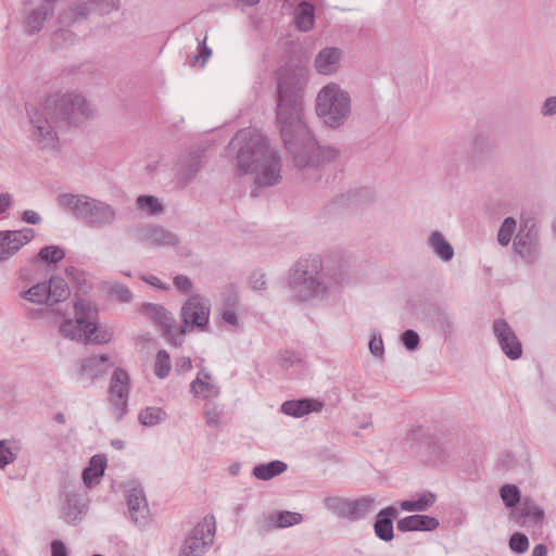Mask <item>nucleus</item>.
Instances as JSON below:
<instances>
[{
	"label": "nucleus",
	"mask_w": 556,
	"mask_h": 556,
	"mask_svg": "<svg viewBox=\"0 0 556 556\" xmlns=\"http://www.w3.org/2000/svg\"><path fill=\"white\" fill-rule=\"evenodd\" d=\"M228 153L236 154L238 169L254 173L255 184L270 187L281 180V160L270 148L267 138L253 129L239 130L228 144Z\"/></svg>",
	"instance_id": "f257e3e1"
},
{
	"label": "nucleus",
	"mask_w": 556,
	"mask_h": 556,
	"mask_svg": "<svg viewBox=\"0 0 556 556\" xmlns=\"http://www.w3.org/2000/svg\"><path fill=\"white\" fill-rule=\"evenodd\" d=\"M306 83L303 70L283 66L278 71L276 121L283 143L290 136L304 132L302 93Z\"/></svg>",
	"instance_id": "f03ea898"
},
{
	"label": "nucleus",
	"mask_w": 556,
	"mask_h": 556,
	"mask_svg": "<svg viewBox=\"0 0 556 556\" xmlns=\"http://www.w3.org/2000/svg\"><path fill=\"white\" fill-rule=\"evenodd\" d=\"M56 203L91 229L108 228L117 220V210L112 204L86 194L61 193Z\"/></svg>",
	"instance_id": "7ed1b4c3"
},
{
	"label": "nucleus",
	"mask_w": 556,
	"mask_h": 556,
	"mask_svg": "<svg viewBox=\"0 0 556 556\" xmlns=\"http://www.w3.org/2000/svg\"><path fill=\"white\" fill-rule=\"evenodd\" d=\"M292 296L300 302L323 296L329 288V280L323 271L321 260L317 256L299 260L289 276Z\"/></svg>",
	"instance_id": "20e7f679"
},
{
	"label": "nucleus",
	"mask_w": 556,
	"mask_h": 556,
	"mask_svg": "<svg viewBox=\"0 0 556 556\" xmlns=\"http://www.w3.org/2000/svg\"><path fill=\"white\" fill-rule=\"evenodd\" d=\"M290 140V144H283L292 155L296 167L318 168L337 164L341 157V151L338 148L316 143L305 125L304 132L291 135Z\"/></svg>",
	"instance_id": "39448f33"
},
{
	"label": "nucleus",
	"mask_w": 556,
	"mask_h": 556,
	"mask_svg": "<svg viewBox=\"0 0 556 556\" xmlns=\"http://www.w3.org/2000/svg\"><path fill=\"white\" fill-rule=\"evenodd\" d=\"M315 110L325 126L339 129L351 116V97L338 84L329 83L318 91Z\"/></svg>",
	"instance_id": "423d86ee"
},
{
	"label": "nucleus",
	"mask_w": 556,
	"mask_h": 556,
	"mask_svg": "<svg viewBox=\"0 0 556 556\" xmlns=\"http://www.w3.org/2000/svg\"><path fill=\"white\" fill-rule=\"evenodd\" d=\"M74 309L76 319H66L60 326L63 337L72 340L105 344L111 341L113 333L108 328L99 327L92 317L97 312L83 300L75 302Z\"/></svg>",
	"instance_id": "0eeeda50"
},
{
	"label": "nucleus",
	"mask_w": 556,
	"mask_h": 556,
	"mask_svg": "<svg viewBox=\"0 0 556 556\" xmlns=\"http://www.w3.org/2000/svg\"><path fill=\"white\" fill-rule=\"evenodd\" d=\"M42 105L53 115V121L68 126H77L93 116L91 104L81 93L74 91L50 94Z\"/></svg>",
	"instance_id": "6e6552de"
},
{
	"label": "nucleus",
	"mask_w": 556,
	"mask_h": 556,
	"mask_svg": "<svg viewBox=\"0 0 556 556\" xmlns=\"http://www.w3.org/2000/svg\"><path fill=\"white\" fill-rule=\"evenodd\" d=\"M211 303L207 299L195 294L191 295L181 306V325L176 324L174 345L180 346L185 334L193 330L206 331L210 323Z\"/></svg>",
	"instance_id": "1a4fd4ad"
},
{
	"label": "nucleus",
	"mask_w": 556,
	"mask_h": 556,
	"mask_svg": "<svg viewBox=\"0 0 556 556\" xmlns=\"http://www.w3.org/2000/svg\"><path fill=\"white\" fill-rule=\"evenodd\" d=\"M30 124L29 138L40 150L53 151L59 147V137L55 130L58 121L41 104L39 108L27 110Z\"/></svg>",
	"instance_id": "9d476101"
},
{
	"label": "nucleus",
	"mask_w": 556,
	"mask_h": 556,
	"mask_svg": "<svg viewBox=\"0 0 556 556\" xmlns=\"http://www.w3.org/2000/svg\"><path fill=\"white\" fill-rule=\"evenodd\" d=\"M71 295V290L62 277L53 276L48 282H39L21 293V296L34 304H46L54 307L65 302Z\"/></svg>",
	"instance_id": "9b49d317"
},
{
	"label": "nucleus",
	"mask_w": 556,
	"mask_h": 556,
	"mask_svg": "<svg viewBox=\"0 0 556 556\" xmlns=\"http://www.w3.org/2000/svg\"><path fill=\"white\" fill-rule=\"evenodd\" d=\"M215 531L214 516H205L186 538L179 556H203L205 548L213 544Z\"/></svg>",
	"instance_id": "f8f14e48"
},
{
	"label": "nucleus",
	"mask_w": 556,
	"mask_h": 556,
	"mask_svg": "<svg viewBox=\"0 0 556 556\" xmlns=\"http://www.w3.org/2000/svg\"><path fill=\"white\" fill-rule=\"evenodd\" d=\"M118 0H83L75 8H70L58 16V21L63 26H70L74 23L86 20L90 13L109 14L117 10Z\"/></svg>",
	"instance_id": "ddd939ff"
},
{
	"label": "nucleus",
	"mask_w": 556,
	"mask_h": 556,
	"mask_svg": "<svg viewBox=\"0 0 556 556\" xmlns=\"http://www.w3.org/2000/svg\"><path fill=\"white\" fill-rule=\"evenodd\" d=\"M129 389L130 380L127 371L123 368H116L111 377L109 393L118 419L126 413Z\"/></svg>",
	"instance_id": "4468645a"
},
{
	"label": "nucleus",
	"mask_w": 556,
	"mask_h": 556,
	"mask_svg": "<svg viewBox=\"0 0 556 556\" xmlns=\"http://www.w3.org/2000/svg\"><path fill=\"white\" fill-rule=\"evenodd\" d=\"M536 240L535 219L521 215L520 228L514 240L515 252L529 261L533 255Z\"/></svg>",
	"instance_id": "2eb2a0df"
},
{
	"label": "nucleus",
	"mask_w": 556,
	"mask_h": 556,
	"mask_svg": "<svg viewBox=\"0 0 556 556\" xmlns=\"http://www.w3.org/2000/svg\"><path fill=\"white\" fill-rule=\"evenodd\" d=\"M492 328L504 354L513 361L518 359L522 354V345L508 323L495 319Z\"/></svg>",
	"instance_id": "dca6fc26"
},
{
	"label": "nucleus",
	"mask_w": 556,
	"mask_h": 556,
	"mask_svg": "<svg viewBox=\"0 0 556 556\" xmlns=\"http://www.w3.org/2000/svg\"><path fill=\"white\" fill-rule=\"evenodd\" d=\"M141 313L161 328L163 336L174 345V339L176 337V319L172 313L165 309L162 305L153 303L143 304L141 306Z\"/></svg>",
	"instance_id": "f3484780"
},
{
	"label": "nucleus",
	"mask_w": 556,
	"mask_h": 556,
	"mask_svg": "<svg viewBox=\"0 0 556 556\" xmlns=\"http://www.w3.org/2000/svg\"><path fill=\"white\" fill-rule=\"evenodd\" d=\"M135 236L141 243L150 244L152 247L175 245L179 242L178 237L156 225H142L136 229Z\"/></svg>",
	"instance_id": "a211bd4d"
},
{
	"label": "nucleus",
	"mask_w": 556,
	"mask_h": 556,
	"mask_svg": "<svg viewBox=\"0 0 556 556\" xmlns=\"http://www.w3.org/2000/svg\"><path fill=\"white\" fill-rule=\"evenodd\" d=\"M127 506L135 525L143 527L149 521V507L141 488H132L127 493Z\"/></svg>",
	"instance_id": "6ab92c4d"
},
{
	"label": "nucleus",
	"mask_w": 556,
	"mask_h": 556,
	"mask_svg": "<svg viewBox=\"0 0 556 556\" xmlns=\"http://www.w3.org/2000/svg\"><path fill=\"white\" fill-rule=\"evenodd\" d=\"M55 0H43L41 3L27 11L25 28L27 34L34 35L41 30L45 22L53 14V2Z\"/></svg>",
	"instance_id": "aec40b11"
},
{
	"label": "nucleus",
	"mask_w": 556,
	"mask_h": 556,
	"mask_svg": "<svg viewBox=\"0 0 556 556\" xmlns=\"http://www.w3.org/2000/svg\"><path fill=\"white\" fill-rule=\"evenodd\" d=\"M110 367L109 355L90 356L80 361L79 375L92 381L105 375Z\"/></svg>",
	"instance_id": "412c9836"
},
{
	"label": "nucleus",
	"mask_w": 556,
	"mask_h": 556,
	"mask_svg": "<svg viewBox=\"0 0 556 556\" xmlns=\"http://www.w3.org/2000/svg\"><path fill=\"white\" fill-rule=\"evenodd\" d=\"M342 51L339 48H324L316 55L314 66L319 74L331 75L340 67Z\"/></svg>",
	"instance_id": "4be33fe9"
},
{
	"label": "nucleus",
	"mask_w": 556,
	"mask_h": 556,
	"mask_svg": "<svg viewBox=\"0 0 556 556\" xmlns=\"http://www.w3.org/2000/svg\"><path fill=\"white\" fill-rule=\"evenodd\" d=\"M437 518L427 515H410L397 521L396 528L401 532L433 531L439 527Z\"/></svg>",
	"instance_id": "5701e85b"
},
{
	"label": "nucleus",
	"mask_w": 556,
	"mask_h": 556,
	"mask_svg": "<svg viewBox=\"0 0 556 556\" xmlns=\"http://www.w3.org/2000/svg\"><path fill=\"white\" fill-rule=\"evenodd\" d=\"M397 517V510L393 506L381 509L374 523V530L377 538L384 542H390L394 538L393 519Z\"/></svg>",
	"instance_id": "b1692460"
},
{
	"label": "nucleus",
	"mask_w": 556,
	"mask_h": 556,
	"mask_svg": "<svg viewBox=\"0 0 556 556\" xmlns=\"http://www.w3.org/2000/svg\"><path fill=\"white\" fill-rule=\"evenodd\" d=\"M324 403L315 399H302L286 401L281 405V412L292 417H302L312 412H320Z\"/></svg>",
	"instance_id": "393cba45"
},
{
	"label": "nucleus",
	"mask_w": 556,
	"mask_h": 556,
	"mask_svg": "<svg viewBox=\"0 0 556 556\" xmlns=\"http://www.w3.org/2000/svg\"><path fill=\"white\" fill-rule=\"evenodd\" d=\"M510 518L518 525H525L527 520L541 522L544 519V510L526 498L510 513Z\"/></svg>",
	"instance_id": "a878e982"
},
{
	"label": "nucleus",
	"mask_w": 556,
	"mask_h": 556,
	"mask_svg": "<svg viewBox=\"0 0 556 556\" xmlns=\"http://www.w3.org/2000/svg\"><path fill=\"white\" fill-rule=\"evenodd\" d=\"M376 497L366 495L356 500H349L346 520L356 521L374 510Z\"/></svg>",
	"instance_id": "bb28decb"
},
{
	"label": "nucleus",
	"mask_w": 556,
	"mask_h": 556,
	"mask_svg": "<svg viewBox=\"0 0 556 556\" xmlns=\"http://www.w3.org/2000/svg\"><path fill=\"white\" fill-rule=\"evenodd\" d=\"M294 23L301 31H308L315 24V5L301 1L294 9Z\"/></svg>",
	"instance_id": "cd10ccee"
},
{
	"label": "nucleus",
	"mask_w": 556,
	"mask_h": 556,
	"mask_svg": "<svg viewBox=\"0 0 556 556\" xmlns=\"http://www.w3.org/2000/svg\"><path fill=\"white\" fill-rule=\"evenodd\" d=\"M200 169L201 155L198 152H191L180 160L178 178L186 185L197 176Z\"/></svg>",
	"instance_id": "c85d7f7f"
},
{
	"label": "nucleus",
	"mask_w": 556,
	"mask_h": 556,
	"mask_svg": "<svg viewBox=\"0 0 556 556\" xmlns=\"http://www.w3.org/2000/svg\"><path fill=\"white\" fill-rule=\"evenodd\" d=\"M86 505L80 502L77 494H67L65 505L62 508L63 519L71 525H76L85 514Z\"/></svg>",
	"instance_id": "c756f323"
},
{
	"label": "nucleus",
	"mask_w": 556,
	"mask_h": 556,
	"mask_svg": "<svg viewBox=\"0 0 556 556\" xmlns=\"http://www.w3.org/2000/svg\"><path fill=\"white\" fill-rule=\"evenodd\" d=\"M428 244L432 252L442 261L448 262L454 257L453 247L440 231L434 230L431 232Z\"/></svg>",
	"instance_id": "7c9ffc66"
},
{
	"label": "nucleus",
	"mask_w": 556,
	"mask_h": 556,
	"mask_svg": "<svg viewBox=\"0 0 556 556\" xmlns=\"http://www.w3.org/2000/svg\"><path fill=\"white\" fill-rule=\"evenodd\" d=\"M22 450V444L15 439L0 440V469L13 464Z\"/></svg>",
	"instance_id": "2f4dec72"
},
{
	"label": "nucleus",
	"mask_w": 556,
	"mask_h": 556,
	"mask_svg": "<svg viewBox=\"0 0 556 556\" xmlns=\"http://www.w3.org/2000/svg\"><path fill=\"white\" fill-rule=\"evenodd\" d=\"M288 466L286 463L281 460H271L266 464L256 465L253 468V476L258 480L267 481L285 472Z\"/></svg>",
	"instance_id": "473e14b6"
},
{
	"label": "nucleus",
	"mask_w": 556,
	"mask_h": 556,
	"mask_svg": "<svg viewBox=\"0 0 556 556\" xmlns=\"http://www.w3.org/2000/svg\"><path fill=\"white\" fill-rule=\"evenodd\" d=\"M106 467V458L103 455H93L90 458L89 466L83 471V480L87 486H90L94 480L103 476Z\"/></svg>",
	"instance_id": "72a5a7b5"
},
{
	"label": "nucleus",
	"mask_w": 556,
	"mask_h": 556,
	"mask_svg": "<svg viewBox=\"0 0 556 556\" xmlns=\"http://www.w3.org/2000/svg\"><path fill=\"white\" fill-rule=\"evenodd\" d=\"M434 503L433 494H422L416 501H402L400 507L406 511H424L427 510Z\"/></svg>",
	"instance_id": "f704fd0d"
},
{
	"label": "nucleus",
	"mask_w": 556,
	"mask_h": 556,
	"mask_svg": "<svg viewBox=\"0 0 556 556\" xmlns=\"http://www.w3.org/2000/svg\"><path fill=\"white\" fill-rule=\"evenodd\" d=\"M139 210L144 211L149 215H156L163 211V205L154 195L143 194L136 200Z\"/></svg>",
	"instance_id": "c9c22d12"
},
{
	"label": "nucleus",
	"mask_w": 556,
	"mask_h": 556,
	"mask_svg": "<svg viewBox=\"0 0 556 556\" xmlns=\"http://www.w3.org/2000/svg\"><path fill=\"white\" fill-rule=\"evenodd\" d=\"M166 417V413L160 407H147L139 414V421L143 426H155L162 422Z\"/></svg>",
	"instance_id": "e433bc0d"
},
{
	"label": "nucleus",
	"mask_w": 556,
	"mask_h": 556,
	"mask_svg": "<svg viewBox=\"0 0 556 556\" xmlns=\"http://www.w3.org/2000/svg\"><path fill=\"white\" fill-rule=\"evenodd\" d=\"M65 256V252L58 245H47L39 250L37 260L47 264H56Z\"/></svg>",
	"instance_id": "4c0bfd02"
},
{
	"label": "nucleus",
	"mask_w": 556,
	"mask_h": 556,
	"mask_svg": "<svg viewBox=\"0 0 556 556\" xmlns=\"http://www.w3.org/2000/svg\"><path fill=\"white\" fill-rule=\"evenodd\" d=\"M349 500L329 496L324 500V506L340 518L346 519Z\"/></svg>",
	"instance_id": "58836bf2"
},
{
	"label": "nucleus",
	"mask_w": 556,
	"mask_h": 556,
	"mask_svg": "<svg viewBox=\"0 0 556 556\" xmlns=\"http://www.w3.org/2000/svg\"><path fill=\"white\" fill-rule=\"evenodd\" d=\"M170 357L165 350H160L155 357L154 374L156 377L164 379L170 371Z\"/></svg>",
	"instance_id": "ea45409f"
},
{
	"label": "nucleus",
	"mask_w": 556,
	"mask_h": 556,
	"mask_svg": "<svg viewBox=\"0 0 556 556\" xmlns=\"http://www.w3.org/2000/svg\"><path fill=\"white\" fill-rule=\"evenodd\" d=\"M500 495L504 504L509 507H516L520 502V491L515 484H504L500 490Z\"/></svg>",
	"instance_id": "a19ab883"
},
{
	"label": "nucleus",
	"mask_w": 556,
	"mask_h": 556,
	"mask_svg": "<svg viewBox=\"0 0 556 556\" xmlns=\"http://www.w3.org/2000/svg\"><path fill=\"white\" fill-rule=\"evenodd\" d=\"M516 225V220L513 217H506L504 219L497 233V241L501 245L505 247L510 242Z\"/></svg>",
	"instance_id": "79ce46f5"
},
{
	"label": "nucleus",
	"mask_w": 556,
	"mask_h": 556,
	"mask_svg": "<svg viewBox=\"0 0 556 556\" xmlns=\"http://www.w3.org/2000/svg\"><path fill=\"white\" fill-rule=\"evenodd\" d=\"M108 293L122 303H128L132 299V292L130 289L127 286L117 282L109 285Z\"/></svg>",
	"instance_id": "37998d69"
},
{
	"label": "nucleus",
	"mask_w": 556,
	"mask_h": 556,
	"mask_svg": "<svg viewBox=\"0 0 556 556\" xmlns=\"http://www.w3.org/2000/svg\"><path fill=\"white\" fill-rule=\"evenodd\" d=\"M238 299L237 295H231L227 299L226 303L228 307L222 311V318L225 323L237 327L239 325V317L233 306L237 304Z\"/></svg>",
	"instance_id": "c03bdc74"
},
{
	"label": "nucleus",
	"mask_w": 556,
	"mask_h": 556,
	"mask_svg": "<svg viewBox=\"0 0 556 556\" xmlns=\"http://www.w3.org/2000/svg\"><path fill=\"white\" fill-rule=\"evenodd\" d=\"M76 40V36L68 29L59 28L52 35V45L55 48H61L66 45H72Z\"/></svg>",
	"instance_id": "a18cd8bd"
},
{
	"label": "nucleus",
	"mask_w": 556,
	"mask_h": 556,
	"mask_svg": "<svg viewBox=\"0 0 556 556\" xmlns=\"http://www.w3.org/2000/svg\"><path fill=\"white\" fill-rule=\"evenodd\" d=\"M276 520H278L280 528H288L300 523L302 521V515L300 513L283 510L276 514Z\"/></svg>",
	"instance_id": "49530a36"
},
{
	"label": "nucleus",
	"mask_w": 556,
	"mask_h": 556,
	"mask_svg": "<svg viewBox=\"0 0 556 556\" xmlns=\"http://www.w3.org/2000/svg\"><path fill=\"white\" fill-rule=\"evenodd\" d=\"M509 548L517 553L522 554L529 548V540L526 534L516 532L509 539Z\"/></svg>",
	"instance_id": "de8ad7c7"
},
{
	"label": "nucleus",
	"mask_w": 556,
	"mask_h": 556,
	"mask_svg": "<svg viewBox=\"0 0 556 556\" xmlns=\"http://www.w3.org/2000/svg\"><path fill=\"white\" fill-rule=\"evenodd\" d=\"M401 341L408 351H415L419 345L420 338L415 330L408 329L401 334Z\"/></svg>",
	"instance_id": "09e8293b"
},
{
	"label": "nucleus",
	"mask_w": 556,
	"mask_h": 556,
	"mask_svg": "<svg viewBox=\"0 0 556 556\" xmlns=\"http://www.w3.org/2000/svg\"><path fill=\"white\" fill-rule=\"evenodd\" d=\"M212 55V50L205 43V39L199 43V53L193 56L191 62L192 65L195 63H200L201 66H204L210 56Z\"/></svg>",
	"instance_id": "8fccbe9b"
},
{
	"label": "nucleus",
	"mask_w": 556,
	"mask_h": 556,
	"mask_svg": "<svg viewBox=\"0 0 556 556\" xmlns=\"http://www.w3.org/2000/svg\"><path fill=\"white\" fill-rule=\"evenodd\" d=\"M249 282L253 290H264L266 288V276L264 273L254 271L250 276Z\"/></svg>",
	"instance_id": "3c124183"
},
{
	"label": "nucleus",
	"mask_w": 556,
	"mask_h": 556,
	"mask_svg": "<svg viewBox=\"0 0 556 556\" xmlns=\"http://www.w3.org/2000/svg\"><path fill=\"white\" fill-rule=\"evenodd\" d=\"M540 113L544 117H549L556 114V96L548 97L544 100Z\"/></svg>",
	"instance_id": "603ef678"
},
{
	"label": "nucleus",
	"mask_w": 556,
	"mask_h": 556,
	"mask_svg": "<svg viewBox=\"0 0 556 556\" xmlns=\"http://www.w3.org/2000/svg\"><path fill=\"white\" fill-rule=\"evenodd\" d=\"M174 286L179 291H181L184 293H189L191 291L193 285L189 277H187L185 275H177L174 278Z\"/></svg>",
	"instance_id": "864d4df0"
},
{
	"label": "nucleus",
	"mask_w": 556,
	"mask_h": 556,
	"mask_svg": "<svg viewBox=\"0 0 556 556\" xmlns=\"http://www.w3.org/2000/svg\"><path fill=\"white\" fill-rule=\"evenodd\" d=\"M212 389H213V386L210 384L208 382L202 380L200 377H197V379H194L191 382V391L195 395L203 394L205 392H210Z\"/></svg>",
	"instance_id": "5fc2aeb1"
},
{
	"label": "nucleus",
	"mask_w": 556,
	"mask_h": 556,
	"mask_svg": "<svg viewBox=\"0 0 556 556\" xmlns=\"http://www.w3.org/2000/svg\"><path fill=\"white\" fill-rule=\"evenodd\" d=\"M369 350L371 354L376 357H382L383 355V342L381 337L372 336L369 341Z\"/></svg>",
	"instance_id": "6e6d98bb"
},
{
	"label": "nucleus",
	"mask_w": 556,
	"mask_h": 556,
	"mask_svg": "<svg viewBox=\"0 0 556 556\" xmlns=\"http://www.w3.org/2000/svg\"><path fill=\"white\" fill-rule=\"evenodd\" d=\"M437 321L445 334L453 333V330H454L453 321L447 314H445V313L440 314L438 316Z\"/></svg>",
	"instance_id": "4d7b16f0"
},
{
	"label": "nucleus",
	"mask_w": 556,
	"mask_h": 556,
	"mask_svg": "<svg viewBox=\"0 0 556 556\" xmlns=\"http://www.w3.org/2000/svg\"><path fill=\"white\" fill-rule=\"evenodd\" d=\"M280 528L278 526V520H276V514H269L264 517V519L260 522V529L262 531H270L274 529Z\"/></svg>",
	"instance_id": "13d9d810"
},
{
	"label": "nucleus",
	"mask_w": 556,
	"mask_h": 556,
	"mask_svg": "<svg viewBox=\"0 0 556 556\" xmlns=\"http://www.w3.org/2000/svg\"><path fill=\"white\" fill-rule=\"evenodd\" d=\"M219 412L216 407L210 408L205 410V421L210 427H217L219 424Z\"/></svg>",
	"instance_id": "bf43d9fd"
},
{
	"label": "nucleus",
	"mask_w": 556,
	"mask_h": 556,
	"mask_svg": "<svg viewBox=\"0 0 556 556\" xmlns=\"http://www.w3.org/2000/svg\"><path fill=\"white\" fill-rule=\"evenodd\" d=\"M51 556H68L66 545L60 540L52 541Z\"/></svg>",
	"instance_id": "052dcab7"
},
{
	"label": "nucleus",
	"mask_w": 556,
	"mask_h": 556,
	"mask_svg": "<svg viewBox=\"0 0 556 556\" xmlns=\"http://www.w3.org/2000/svg\"><path fill=\"white\" fill-rule=\"evenodd\" d=\"M141 279L143 281H146L147 283H149L150 286H153L160 290H168L169 287L162 282L156 276L154 275H143L141 276Z\"/></svg>",
	"instance_id": "680f3d73"
},
{
	"label": "nucleus",
	"mask_w": 556,
	"mask_h": 556,
	"mask_svg": "<svg viewBox=\"0 0 556 556\" xmlns=\"http://www.w3.org/2000/svg\"><path fill=\"white\" fill-rule=\"evenodd\" d=\"M22 218L24 222L31 224V225H38L41 222L40 215L33 210L24 211Z\"/></svg>",
	"instance_id": "e2e57ef3"
},
{
	"label": "nucleus",
	"mask_w": 556,
	"mask_h": 556,
	"mask_svg": "<svg viewBox=\"0 0 556 556\" xmlns=\"http://www.w3.org/2000/svg\"><path fill=\"white\" fill-rule=\"evenodd\" d=\"M192 367L191 359L189 357H180L176 361V370L178 372H185L190 370Z\"/></svg>",
	"instance_id": "0e129e2a"
},
{
	"label": "nucleus",
	"mask_w": 556,
	"mask_h": 556,
	"mask_svg": "<svg viewBox=\"0 0 556 556\" xmlns=\"http://www.w3.org/2000/svg\"><path fill=\"white\" fill-rule=\"evenodd\" d=\"M12 205V195L10 193L0 194V214H3Z\"/></svg>",
	"instance_id": "69168bd1"
},
{
	"label": "nucleus",
	"mask_w": 556,
	"mask_h": 556,
	"mask_svg": "<svg viewBox=\"0 0 556 556\" xmlns=\"http://www.w3.org/2000/svg\"><path fill=\"white\" fill-rule=\"evenodd\" d=\"M532 556H547V547L544 544H538L532 551Z\"/></svg>",
	"instance_id": "338daca9"
},
{
	"label": "nucleus",
	"mask_w": 556,
	"mask_h": 556,
	"mask_svg": "<svg viewBox=\"0 0 556 556\" xmlns=\"http://www.w3.org/2000/svg\"><path fill=\"white\" fill-rule=\"evenodd\" d=\"M5 242H7V240H3V242H2L3 244H1V247H0L2 252H3V254L0 255V262L7 261V260H9L11 257L10 249H9V247H7Z\"/></svg>",
	"instance_id": "774afa93"
}]
</instances>
